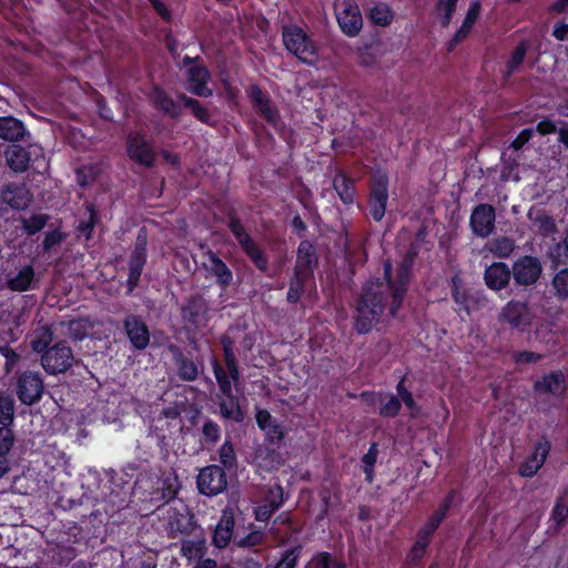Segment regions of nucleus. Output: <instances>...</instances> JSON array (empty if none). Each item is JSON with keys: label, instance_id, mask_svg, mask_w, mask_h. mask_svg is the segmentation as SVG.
I'll list each match as a JSON object with an SVG mask.
<instances>
[{"label": "nucleus", "instance_id": "f257e3e1", "mask_svg": "<svg viewBox=\"0 0 568 568\" xmlns=\"http://www.w3.org/2000/svg\"><path fill=\"white\" fill-rule=\"evenodd\" d=\"M412 257H405L396 267L395 273L390 262L384 263L386 282L368 281L361 294L355 317V329L359 334L368 333L379 322L390 315H396L403 304L409 282Z\"/></svg>", "mask_w": 568, "mask_h": 568}, {"label": "nucleus", "instance_id": "f03ea898", "mask_svg": "<svg viewBox=\"0 0 568 568\" xmlns=\"http://www.w3.org/2000/svg\"><path fill=\"white\" fill-rule=\"evenodd\" d=\"M283 41L286 49L296 55L301 61L312 63L316 48L306 33L298 27H285L283 29Z\"/></svg>", "mask_w": 568, "mask_h": 568}, {"label": "nucleus", "instance_id": "7ed1b4c3", "mask_svg": "<svg viewBox=\"0 0 568 568\" xmlns=\"http://www.w3.org/2000/svg\"><path fill=\"white\" fill-rule=\"evenodd\" d=\"M334 9L342 31L349 37H355L363 24L361 11L355 1L335 0Z\"/></svg>", "mask_w": 568, "mask_h": 568}, {"label": "nucleus", "instance_id": "20e7f679", "mask_svg": "<svg viewBox=\"0 0 568 568\" xmlns=\"http://www.w3.org/2000/svg\"><path fill=\"white\" fill-rule=\"evenodd\" d=\"M73 354L70 347L58 343L48 348L42 355V366L49 374H60L67 372L73 363Z\"/></svg>", "mask_w": 568, "mask_h": 568}, {"label": "nucleus", "instance_id": "39448f33", "mask_svg": "<svg viewBox=\"0 0 568 568\" xmlns=\"http://www.w3.org/2000/svg\"><path fill=\"white\" fill-rule=\"evenodd\" d=\"M532 317V313L526 303L514 300L508 302L499 313L501 323L520 331L531 325Z\"/></svg>", "mask_w": 568, "mask_h": 568}, {"label": "nucleus", "instance_id": "423d86ee", "mask_svg": "<svg viewBox=\"0 0 568 568\" xmlns=\"http://www.w3.org/2000/svg\"><path fill=\"white\" fill-rule=\"evenodd\" d=\"M226 475L224 470L216 465L203 468L197 476V487L201 494L215 496L222 493L226 487Z\"/></svg>", "mask_w": 568, "mask_h": 568}, {"label": "nucleus", "instance_id": "0eeeda50", "mask_svg": "<svg viewBox=\"0 0 568 568\" xmlns=\"http://www.w3.org/2000/svg\"><path fill=\"white\" fill-rule=\"evenodd\" d=\"M541 273V264L534 256H523L513 265L514 280L519 285H531L537 282Z\"/></svg>", "mask_w": 568, "mask_h": 568}, {"label": "nucleus", "instance_id": "6e6552de", "mask_svg": "<svg viewBox=\"0 0 568 568\" xmlns=\"http://www.w3.org/2000/svg\"><path fill=\"white\" fill-rule=\"evenodd\" d=\"M388 180L385 174H378L374 178L369 201L371 215L375 221H381L385 215L388 200Z\"/></svg>", "mask_w": 568, "mask_h": 568}, {"label": "nucleus", "instance_id": "1a4fd4ad", "mask_svg": "<svg viewBox=\"0 0 568 568\" xmlns=\"http://www.w3.org/2000/svg\"><path fill=\"white\" fill-rule=\"evenodd\" d=\"M43 382L39 374L26 372L18 379V397L26 405H32L41 398Z\"/></svg>", "mask_w": 568, "mask_h": 568}, {"label": "nucleus", "instance_id": "9d476101", "mask_svg": "<svg viewBox=\"0 0 568 568\" xmlns=\"http://www.w3.org/2000/svg\"><path fill=\"white\" fill-rule=\"evenodd\" d=\"M146 234L144 230H141L138 234L136 241H135V247L134 251L130 257L129 263V285L130 290H132L139 282V278L141 276L143 266L146 261Z\"/></svg>", "mask_w": 568, "mask_h": 568}, {"label": "nucleus", "instance_id": "9b49d317", "mask_svg": "<svg viewBox=\"0 0 568 568\" xmlns=\"http://www.w3.org/2000/svg\"><path fill=\"white\" fill-rule=\"evenodd\" d=\"M470 227L480 237H487L495 227V210L491 205L480 204L470 215Z\"/></svg>", "mask_w": 568, "mask_h": 568}, {"label": "nucleus", "instance_id": "f8f14e48", "mask_svg": "<svg viewBox=\"0 0 568 568\" xmlns=\"http://www.w3.org/2000/svg\"><path fill=\"white\" fill-rule=\"evenodd\" d=\"M230 229L234 236L237 239L240 245L247 253V255L252 258V261L256 264V266L261 270L266 268V260L264 258L261 251L253 243L248 234L245 232L243 225L239 220L232 219L230 222Z\"/></svg>", "mask_w": 568, "mask_h": 568}, {"label": "nucleus", "instance_id": "ddd939ff", "mask_svg": "<svg viewBox=\"0 0 568 568\" xmlns=\"http://www.w3.org/2000/svg\"><path fill=\"white\" fill-rule=\"evenodd\" d=\"M168 526L173 537L178 534H186L193 529V516L186 506L180 504L168 509Z\"/></svg>", "mask_w": 568, "mask_h": 568}, {"label": "nucleus", "instance_id": "4468645a", "mask_svg": "<svg viewBox=\"0 0 568 568\" xmlns=\"http://www.w3.org/2000/svg\"><path fill=\"white\" fill-rule=\"evenodd\" d=\"M128 155L131 160L144 166H152L154 162V153L139 133L129 135Z\"/></svg>", "mask_w": 568, "mask_h": 568}, {"label": "nucleus", "instance_id": "2eb2a0df", "mask_svg": "<svg viewBox=\"0 0 568 568\" xmlns=\"http://www.w3.org/2000/svg\"><path fill=\"white\" fill-rule=\"evenodd\" d=\"M550 450V443L546 439L539 440L532 454L525 460L519 468L523 477H532L546 462Z\"/></svg>", "mask_w": 568, "mask_h": 568}, {"label": "nucleus", "instance_id": "dca6fc26", "mask_svg": "<svg viewBox=\"0 0 568 568\" xmlns=\"http://www.w3.org/2000/svg\"><path fill=\"white\" fill-rule=\"evenodd\" d=\"M283 504V489L281 486H274L268 489L267 495L261 505L255 509V518L260 521L267 520L272 514Z\"/></svg>", "mask_w": 568, "mask_h": 568}, {"label": "nucleus", "instance_id": "f3484780", "mask_svg": "<svg viewBox=\"0 0 568 568\" xmlns=\"http://www.w3.org/2000/svg\"><path fill=\"white\" fill-rule=\"evenodd\" d=\"M234 528V514L232 509H224L221 515V519L216 524L213 544L217 548H224L229 545Z\"/></svg>", "mask_w": 568, "mask_h": 568}, {"label": "nucleus", "instance_id": "a211bd4d", "mask_svg": "<svg viewBox=\"0 0 568 568\" xmlns=\"http://www.w3.org/2000/svg\"><path fill=\"white\" fill-rule=\"evenodd\" d=\"M480 9H481V4H480L479 0H474L470 3L462 26L456 31V33L454 34L453 39L448 42V50L449 51L454 50V48L458 43H460L464 39L467 38V36L469 34L470 30L473 29L476 20L479 17Z\"/></svg>", "mask_w": 568, "mask_h": 568}, {"label": "nucleus", "instance_id": "6ab92c4d", "mask_svg": "<svg viewBox=\"0 0 568 568\" xmlns=\"http://www.w3.org/2000/svg\"><path fill=\"white\" fill-rule=\"evenodd\" d=\"M480 9H481V4H480L479 0H474L470 3L462 26L456 31V33L454 34L453 39L448 42V50L449 51L454 50V48L458 43H460L464 39L467 38V36L469 34L470 30L473 29L476 20L479 17Z\"/></svg>", "mask_w": 568, "mask_h": 568}, {"label": "nucleus", "instance_id": "aec40b11", "mask_svg": "<svg viewBox=\"0 0 568 568\" xmlns=\"http://www.w3.org/2000/svg\"><path fill=\"white\" fill-rule=\"evenodd\" d=\"M480 9H481V4H480L479 0H474L470 3L462 26L456 31V33L454 34L453 39L448 42V50L449 51L454 50V48L458 43H460L464 39L467 38V36L469 34L470 30L473 29L476 20L479 17Z\"/></svg>", "mask_w": 568, "mask_h": 568}, {"label": "nucleus", "instance_id": "412c9836", "mask_svg": "<svg viewBox=\"0 0 568 568\" xmlns=\"http://www.w3.org/2000/svg\"><path fill=\"white\" fill-rule=\"evenodd\" d=\"M509 280L510 270L505 263H493L485 271V283L491 290H503L509 283Z\"/></svg>", "mask_w": 568, "mask_h": 568}, {"label": "nucleus", "instance_id": "4be33fe9", "mask_svg": "<svg viewBox=\"0 0 568 568\" xmlns=\"http://www.w3.org/2000/svg\"><path fill=\"white\" fill-rule=\"evenodd\" d=\"M126 334L135 348L143 349L148 346L150 335L148 327L135 316H130L124 323Z\"/></svg>", "mask_w": 568, "mask_h": 568}, {"label": "nucleus", "instance_id": "5701e85b", "mask_svg": "<svg viewBox=\"0 0 568 568\" xmlns=\"http://www.w3.org/2000/svg\"><path fill=\"white\" fill-rule=\"evenodd\" d=\"M33 278V267L26 265L17 272H11L6 275V287L13 292L28 291L32 288Z\"/></svg>", "mask_w": 568, "mask_h": 568}, {"label": "nucleus", "instance_id": "b1692460", "mask_svg": "<svg viewBox=\"0 0 568 568\" xmlns=\"http://www.w3.org/2000/svg\"><path fill=\"white\" fill-rule=\"evenodd\" d=\"M92 328V324L84 318L71 320L69 322H61L55 325V333L61 336L69 337L72 339H82L84 338L90 329Z\"/></svg>", "mask_w": 568, "mask_h": 568}, {"label": "nucleus", "instance_id": "393cba45", "mask_svg": "<svg viewBox=\"0 0 568 568\" xmlns=\"http://www.w3.org/2000/svg\"><path fill=\"white\" fill-rule=\"evenodd\" d=\"M205 270L215 276L216 282L226 287L233 280L232 272L226 264L214 253L209 252L204 262Z\"/></svg>", "mask_w": 568, "mask_h": 568}, {"label": "nucleus", "instance_id": "a878e982", "mask_svg": "<svg viewBox=\"0 0 568 568\" xmlns=\"http://www.w3.org/2000/svg\"><path fill=\"white\" fill-rule=\"evenodd\" d=\"M315 263V251L310 242H302L297 251L296 260V276L307 278L312 274V268Z\"/></svg>", "mask_w": 568, "mask_h": 568}, {"label": "nucleus", "instance_id": "bb28decb", "mask_svg": "<svg viewBox=\"0 0 568 568\" xmlns=\"http://www.w3.org/2000/svg\"><path fill=\"white\" fill-rule=\"evenodd\" d=\"M255 418L258 427L271 442H281L284 438L283 427L266 409H258Z\"/></svg>", "mask_w": 568, "mask_h": 568}, {"label": "nucleus", "instance_id": "cd10ccee", "mask_svg": "<svg viewBox=\"0 0 568 568\" xmlns=\"http://www.w3.org/2000/svg\"><path fill=\"white\" fill-rule=\"evenodd\" d=\"M2 200L12 209L24 210L31 203L29 190L21 185H8L2 192Z\"/></svg>", "mask_w": 568, "mask_h": 568}, {"label": "nucleus", "instance_id": "c85d7f7f", "mask_svg": "<svg viewBox=\"0 0 568 568\" xmlns=\"http://www.w3.org/2000/svg\"><path fill=\"white\" fill-rule=\"evenodd\" d=\"M210 75L204 67H192L189 70V90L199 97H210L212 90L206 87Z\"/></svg>", "mask_w": 568, "mask_h": 568}, {"label": "nucleus", "instance_id": "c756f323", "mask_svg": "<svg viewBox=\"0 0 568 568\" xmlns=\"http://www.w3.org/2000/svg\"><path fill=\"white\" fill-rule=\"evenodd\" d=\"M532 227L541 235L548 236L557 231L556 223L544 210L531 207L527 214Z\"/></svg>", "mask_w": 568, "mask_h": 568}, {"label": "nucleus", "instance_id": "7c9ffc66", "mask_svg": "<svg viewBox=\"0 0 568 568\" xmlns=\"http://www.w3.org/2000/svg\"><path fill=\"white\" fill-rule=\"evenodd\" d=\"M535 388L540 394L559 396L565 392V376L560 372L551 373L535 383Z\"/></svg>", "mask_w": 568, "mask_h": 568}, {"label": "nucleus", "instance_id": "2f4dec72", "mask_svg": "<svg viewBox=\"0 0 568 568\" xmlns=\"http://www.w3.org/2000/svg\"><path fill=\"white\" fill-rule=\"evenodd\" d=\"M530 48L529 40H521L514 50L509 53V57L506 61L505 69L503 74L505 78L511 77L514 73L519 71L520 65L523 64L527 51Z\"/></svg>", "mask_w": 568, "mask_h": 568}, {"label": "nucleus", "instance_id": "473e14b6", "mask_svg": "<svg viewBox=\"0 0 568 568\" xmlns=\"http://www.w3.org/2000/svg\"><path fill=\"white\" fill-rule=\"evenodd\" d=\"M250 95L261 114L272 124H276L278 120L277 111L271 103L270 99L257 88L250 89Z\"/></svg>", "mask_w": 568, "mask_h": 568}, {"label": "nucleus", "instance_id": "72a5a7b5", "mask_svg": "<svg viewBox=\"0 0 568 568\" xmlns=\"http://www.w3.org/2000/svg\"><path fill=\"white\" fill-rule=\"evenodd\" d=\"M26 133L24 125L21 121L12 116L0 118V139L7 141H18Z\"/></svg>", "mask_w": 568, "mask_h": 568}, {"label": "nucleus", "instance_id": "f704fd0d", "mask_svg": "<svg viewBox=\"0 0 568 568\" xmlns=\"http://www.w3.org/2000/svg\"><path fill=\"white\" fill-rule=\"evenodd\" d=\"M369 399L372 404L379 403V415L383 417H394L400 408V400L394 395H363Z\"/></svg>", "mask_w": 568, "mask_h": 568}, {"label": "nucleus", "instance_id": "c9c22d12", "mask_svg": "<svg viewBox=\"0 0 568 568\" xmlns=\"http://www.w3.org/2000/svg\"><path fill=\"white\" fill-rule=\"evenodd\" d=\"M6 160L12 170L23 172L28 169L29 153L19 145H11L6 151Z\"/></svg>", "mask_w": 568, "mask_h": 568}, {"label": "nucleus", "instance_id": "e433bc0d", "mask_svg": "<svg viewBox=\"0 0 568 568\" xmlns=\"http://www.w3.org/2000/svg\"><path fill=\"white\" fill-rule=\"evenodd\" d=\"M150 98L155 106L163 110L172 118H178L181 113L179 105L164 91L159 88L152 90Z\"/></svg>", "mask_w": 568, "mask_h": 568}, {"label": "nucleus", "instance_id": "4c0bfd02", "mask_svg": "<svg viewBox=\"0 0 568 568\" xmlns=\"http://www.w3.org/2000/svg\"><path fill=\"white\" fill-rule=\"evenodd\" d=\"M453 501V496H448L445 498L443 505L436 510V513L429 518V520L420 528L418 531L419 535L430 538L434 531L437 529L442 520L444 519L450 504Z\"/></svg>", "mask_w": 568, "mask_h": 568}, {"label": "nucleus", "instance_id": "58836bf2", "mask_svg": "<svg viewBox=\"0 0 568 568\" xmlns=\"http://www.w3.org/2000/svg\"><path fill=\"white\" fill-rule=\"evenodd\" d=\"M206 550L205 540L203 538L183 540L181 544V554L189 561L199 560L204 556Z\"/></svg>", "mask_w": 568, "mask_h": 568}, {"label": "nucleus", "instance_id": "ea45409f", "mask_svg": "<svg viewBox=\"0 0 568 568\" xmlns=\"http://www.w3.org/2000/svg\"><path fill=\"white\" fill-rule=\"evenodd\" d=\"M334 189L344 203L353 202L355 193L353 182L346 179L344 175L341 174L334 179Z\"/></svg>", "mask_w": 568, "mask_h": 568}, {"label": "nucleus", "instance_id": "a19ab883", "mask_svg": "<svg viewBox=\"0 0 568 568\" xmlns=\"http://www.w3.org/2000/svg\"><path fill=\"white\" fill-rule=\"evenodd\" d=\"M53 339V332L48 326H42L36 331L34 337L31 342L32 348L37 353H42L48 349L49 344Z\"/></svg>", "mask_w": 568, "mask_h": 568}, {"label": "nucleus", "instance_id": "79ce46f5", "mask_svg": "<svg viewBox=\"0 0 568 568\" xmlns=\"http://www.w3.org/2000/svg\"><path fill=\"white\" fill-rule=\"evenodd\" d=\"M14 400L8 395L0 393V424L7 427L13 422Z\"/></svg>", "mask_w": 568, "mask_h": 568}, {"label": "nucleus", "instance_id": "37998d69", "mask_svg": "<svg viewBox=\"0 0 568 568\" xmlns=\"http://www.w3.org/2000/svg\"><path fill=\"white\" fill-rule=\"evenodd\" d=\"M371 20L378 26H387L392 22L394 14L386 3H378L369 11Z\"/></svg>", "mask_w": 568, "mask_h": 568}, {"label": "nucleus", "instance_id": "c03bdc74", "mask_svg": "<svg viewBox=\"0 0 568 568\" xmlns=\"http://www.w3.org/2000/svg\"><path fill=\"white\" fill-rule=\"evenodd\" d=\"M568 517V489L564 490L558 497L552 509L551 518L557 526L564 525Z\"/></svg>", "mask_w": 568, "mask_h": 568}, {"label": "nucleus", "instance_id": "a18cd8bd", "mask_svg": "<svg viewBox=\"0 0 568 568\" xmlns=\"http://www.w3.org/2000/svg\"><path fill=\"white\" fill-rule=\"evenodd\" d=\"M176 364H178L179 375L182 379L194 381L197 377L199 368L193 361H191L182 355H179L176 357Z\"/></svg>", "mask_w": 568, "mask_h": 568}, {"label": "nucleus", "instance_id": "49530a36", "mask_svg": "<svg viewBox=\"0 0 568 568\" xmlns=\"http://www.w3.org/2000/svg\"><path fill=\"white\" fill-rule=\"evenodd\" d=\"M515 250V243L508 237H498L489 244V251L497 257H508Z\"/></svg>", "mask_w": 568, "mask_h": 568}, {"label": "nucleus", "instance_id": "de8ad7c7", "mask_svg": "<svg viewBox=\"0 0 568 568\" xmlns=\"http://www.w3.org/2000/svg\"><path fill=\"white\" fill-rule=\"evenodd\" d=\"M222 344L227 371L231 374L232 379L237 381L240 374L236 365L235 355L233 353V342L229 337H224L222 339Z\"/></svg>", "mask_w": 568, "mask_h": 568}, {"label": "nucleus", "instance_id": "09e8293b", "mask_svg": "<svg viewBox=\"0 0 568 568\" xmlns=\"http://www.w3.org/2000/svg\"><path fill=\"white\" fill-rule=\"evenodd\" d=\"M459 0H439L437 11L440 17L443 27H448L456 12L457 3Z\"/></svg>", "mask_w": 568, "mask_h": 568}, {"label": "nucleus", "instance_id": "8fccbe9b", "mask_svg": "<svg viewBox=\"0 0 568 568\" xmlns=\"http://www.w3.org/2000/svg\"><path fill=\"white\" fill-rule=\"evenodd\" d=\"M101 170L98 164H89L84 165L77 171V180L78 183L82 186H85L94 181V179L100 174Z\"/></svg>", "mask_w": 568, "mask_h": 568}, {"label": "nucleus", "instance_id": "3c124183", "mask_svg": "<svg viewBox=\"0 0 568 568\" xmlns=\"http://www.w3.org/2000/svg\"><path fill=\"white\" fill-rule=\"evenodd\" d=\"M180 100L183 101L184 105L189 108L200 121L204 123L210 121L209 111L204 109L197 100L189 98L184 94L180 95Z\"/></svg>", "mask_w": 568, "mask_h": 568}, {"label": "nucleus", "instance_id": "603ef678", "mask_svg": "<svg viewBox=\"0 0 568 568\" xmlns=\"http://www.w3.org/2000/svg\"><path fill=\"white\" fill-rule=\"evenodd\" d=\"M22 225L27 234L32 235L40 232L48 222L45 214L32 215L30 219H22Z\"/></svg>", "mask_w": 568, "mask_h": 568}, {"label": "nucleus", "instance_id": "864d4df0", "mask_svg": "<svg viewBox=\"0 0 568 568\" xmlns=\"http://www.w3.org/2000/svg\"><path fill=\"white\" fill-rule=\"evenodd\" d=\"M220 409H221L222 415L226 418H230V419H233L236 422H239L243 418L240 406H239L237 402L233 398L232 395H231V397H229L227 402H222L220 404Z\"/></svg>", "mask_w": 568, "mask_h": 568}, {"label": "nucleus", "instance_id": "5fc2aeb1", "mask_svg": "<svg viewBox=\"0 0 568 568\" xmlns=\"http://www.w3.org/2000/svg\"><path fill=\"white\" fill-rule=\"evenodd\" d=\"M213 369H214L215 378H216V381H217V383L220 385L221 392L226 397H231V394H232V385H231L232 376L230 375V377H227L226 373L224 372V369L216 362H214V364H213ZM233 382H235V381L233 379Z\"/></svg>", "mask_w": 568, "mask_h": 568}, {"label": "nucleus", "instance_id": "6e6d98bb", "mask_svg": "<svg viewBox=\"0 0 568 568\" xmlns=\"http://www.w3.org/2000/svg\"><path fill=\"white\" fill-rule=\"evenodd\" d=\"M311 565L317 568H344L339 561L332 558L327 552L316 555L312 559Z\"/></svg>", "mask_w": 568, "mask_h": 568}, {"label": "nucleus", "instance_id": "4d7b16f0", "mask_svg": "<svg viewBox=\"0 0 568 568\" xmlns=\"http://www.w3.org/2000/svg\"><path fill=\"white\" fill-rule=\"evenodd\" d=\"M552 285L560 297H568V268L556 274Z\"/></svg>", "mask_w": 568, "mask_h": 568}, {"label": "nucleus", "instance_id": "13d9d810", "mask_svg": "<svg viewBox=\"0 0 568 568\" xmlns=\"http://www.w3.org/2000/svg\"><path fill=\"white\" fill-rule=\"evenodd\" d=\"M377 457V448L376 445L373 444L368 452L363 456V464H364V473L366 475L367 480H373V467L376 463Z\"/></svg>", "mask_w": 568, "mask_h": 568}, {"label": "nucleus", "instance_id": "bf43d9fd", "mask_svg": "<svg viewBox=\"0 0 568 568\" xmlns=\"http://www.w3.org/2000/svg\"><path fill=\"white\" fill-rule=\"evenodd\" d=\"M220 462L225 467H232L236 462L235 450L230 442H225L220 448Z\"/></svg>", "mask_w": 568, "mask_h": 568}, {"label": "nucleus", "instance_id": "052dcab7", "mask_svg": "<svg viewBox=\"0 0 568 568\" xmlns=\"http://www.w3.org/2000/svg\"><path fill=\"white\" fill-rule=\"evenodd\" d=\"M300 548L286 550L274 568H295Z\"/></svg>", "mask_w": 568, "mask_h": 568}, {"label": "nucleus", "instance_id": "680f3d73", "mask_svg": "<svg viewBox=\"0 0 568 568\" xmlns=\"http://www.w3.org/2000/svg\"><path fill=\"white\" fill-rule=\"evenodd\" d=\"M13 444L12 432L8 427H0V455L7 456Z\"/></svg>", "mask_w": 568, "mask_h": 568}, {"label": "nucleus", "instance_id": "e2e57ef3", "mask_svg": "<svg viewBox=\"0 0 568 568\" xmlns=\"http://www.w3.org/2000/svg\"><path fill=\"white\" fill-rule=\"evenodd\" d=\"M453 298L460 310H468V295L459 287L458 280L453 278Z\"/></svg>", "mask_w": 568, "mask_h": 568}, {"label": "nucleus", "instance_id": "0e129e2a", "mask_svg": "<svg viewBox=\"0 0 568 568\" xmlns=\"http://www.w3.org/2000/svg\"><path fill=\"white\" fill-rule=\"evenodd\" d=\"M428 544H429L428 538L417 534V540L410 550L412 559L413 560L419 559L424 555Z\"/></svg>", "mask_w": 568, "mask_h": 568}, {"label": "nucleus", "instance_id": "69168bd1", "mask_svg": "<svg viewBox=\"0 0 568 568\" xmlns=\"http://www.w3.org/2000/svg\"><path fill=\"white\" fill-rule=\"evenodd\" d=\"M264 535L261 530H253L239 541L241 547H254L262 544Z\"/></svg>", "mask_w": 568, "mask_h": 568}, {"label": "nucleus", "instance_id": "338daca9", "mask_svg": "<svg viewBox=\"0 0 568 568\" xmlns=\"http://www.w3.org/2000/svg\"><path fill=\"white\" fill-rule=\"evenodd\" d=\"M397 394H398L399 400H402L407 406V408H409L413 413L417 409L412 394L404 387L403 382H400L397 385Z\"/></svg>", "mask_w": 568, "mask_h": 568}, {"label": "nucleus", "instance_id": "774afa93", "mask_svg": "<svg viewBox=\"0 0 568 568\" xmlns=\"http://www.w3.org/2000/svg\"><path fill=\"white\" fill-rule=\"evenodd\" d=\"M203 435L206 440L215 443L220 437V427L213 422H207L203 425Z\"/></svg>", "mask_w": 568, "mask_h": 568}]
</instances>
